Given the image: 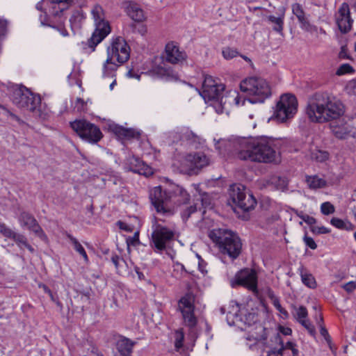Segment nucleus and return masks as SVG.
I'll use <instances>...</instances> for the list:
<instances>
[{"label":"nucleus","mask_w":356,"mask_h":356,"mask_svg":"<svg viewBox=\"0 0 356 356\" xmlns=\"http://www.w3.org/2000/svg\"><path fill=\"white\" fill-rule=\"evenodd\" d=\"M152 72L154 75L166 81H177L179 79L178 74L165 63L163 65L155 66Z\"/></svg>","instance_id":"obj_21"},{"label":"nucleus","mask_w":356,"mask_h":356,"mask_svg":"<svg viewBox=\"0 0 356 356\" xmlns=\"http://www.w3.org/2000/svg\"><path fill=\"white\" fill-rule=\"evenodd\" d=\"M199 264H198V268H199V270L203 273V274H205L207 273V270L205 269V266H204V261H203V259H202L200 257H199Z\"/></svg>","instance_id":"obj_64"},{"label":"nucleus","mask_w":356,"mask_h":356,"mask_svg":"<svg viewBox=\"0 0 356 356\" xmlns=\"http://www.w3.org/2000/svg\"><path fill=\"white\" fill-rule=\"evenodd\" d=\"M308 332V333L312 336L315 337L316 336V329L314 326L311 323L309 319H306L305 321H302L300 323Z\"/></svg>","instance_id":"obj_46"},{"label":"nucleus","mask_w":356,"mask_h":356,"mask_svg":"<svg viewBox=\"0 0 356 356\" xmlns=\"http://www.w3.org/2000/svg\"><path fill=\"white\" fill-rule=\"evenodd\" d=\"M280 332L283 334V335H285V336H288V335H291V333H292V330L291 328L289 327H283V326H281L280 327Z\"/></svg>","instance_id":"obj_62"},{"label":"nucleus","mask_w":356,"mask_h":356,"mask_svg":"<svg viewBox=\"0 0 356 356\" xmlns=\"http://www.w3.org/2000/svg\"><path fill=\"white\" fill-rule=\"evenodd\" d=\"M80 294L81 296V298L83 302H89L90 295L88 291L81 292Z\"/></svg>","instance_id":"obj_63"},{"label":"nucleus","mask_w":356,"mask_h":356,"mask_svg":"<svg viewBox=\"0 0 356 356\" xmlns=\"http://www.w3.org/2000/svg\"><path fill=\"white\" fill-rule=\"evenodd\" d=\"M242 92L250 96L248 100L252 104L263 103L271 96V90L268 82L261 78L249 77L240 83Z\"/></svg>","instance_id":"obj_6"},{"label":"nucleus","mask_w":356,"mask_h":356,"mask_svg":"<svg viewBox=\"0 0 356 356\" xmlns=\"http://www.w3.org/2000/svg\"><path fill=\"white\" fill-rule=\"evenodd\" d=\"M19 222L22 228H26L33 232L35 235L42 239L46 238V235L37 222L35 217L27 211H22L18 217Z\"/></svg>","instance_id":"obj_18"},{"label":"nucleus","mask_w":356,"mask_h":356,"mask_svg":"<svg viewBox=\"0 0 356 356\" xmlns=\"http://www.w3.org/2000/svg\"><path fill=\"white\" fill-rule=\"evenodd\" d=\"M124 169L126 171L133 172L145 177L151 176L154 173L149 165L135 156H129L126 159Z\"/></svg>","instance_id":"obj_17"},{"label":"nucleus","mask_w":356,"mask_h":356,"mask_svg":"<svg viewBox=\"0 0 356 356\" xmlns=\"http://www.w3.org/2000/svg\"><path fill=\"white\" fill-rule=\"evenodd\" d=\"M136 342L130 339L120 336L119 339L116 342V349L120 356H132L133 348Z\"/></svg>","instance_id":"obj_23"},{"label":"nucleus","mask_w":356,"mask_h":356,"mask_svg":"<svg viewBox=\"0 0 356 356\" xmlns=\"http://www.w3.org/2000/svg\"><path fill=\"white\" fill-rule=\"evenodd\" d=\"M236 145L237 157L240 160L268 163L275 159L273 142L267 137L240 138Z\"/></svg>","instance_id":"obj_2"},{"label":"nucleus","mask_w":356,"mask_h":356,"mask_svg":"<svg viewBox=\"0 0 356 356\" xmlns=\"http://www.w3.org/2000/svg\"><path fill=\"white\" fill-rule=\"evenodd\" d=\"M267 19L273 25V31L282 34L284 26V16L277 17L274 15H269L267 17Z\"/></svg>","instance_id":"obj_33"},{"label":"nucleus","mask_w":356,"mask_h":356,"mask_svg":"<svg viewBox=\"0 0 356 356\" xmlns=\"http://www.w3.org/2000/svg\"><path fill=\"white\" fill-rule=\"evenodd\" d=\"M343 104L327 92H316L309 100L306 113L313 122L323 123L336 120L344 113Z\"/></svg>","instance_id":"obj_1"},{"label":"nucleus","mask_w":356,"mask_h":356,"mask_svg":"<svg viewBox=\"0 0 356 356\" xmlns=\"http://www.w3.org/2000/svg\"><path fill=\"white\" fill-rule=\"evenodd\" d=\"M323 318L322 316L320 317L318 323L320 325V333L324 337L326 342L330 345L331 343V337L327 330V329L321 324L323 323Z\"/></svg>","instance_id":"obj_43"},{"label":"nucleus","mask_w":356,"mask_h":356,"mask_svg":"<svg viewBox=\"0 0 356 356\" xmlns=\"http://www.w3.org/2000/svg\"><path fill=\"white\" fill-rule=\"evenodd\" d=\"M112 263L115 265L117 270H119L123 265H126V261L123 258L120 257L116 254H113L111 258Z\"/></svg>","instance_id":"obj_45"},{"label":"nucleus","mask_w":356,"mask_h":356,"mask_svg":"<svg viewBox=\"0 0 356 356\" xmlns=\"http://www.w3.org/2000/svg\"><path fill=\"white\" fill-rule=\"evenodd\" d=\"M273 305L276 307V309L283 315L285 316V317H287L289 316V314L286 310H285L282 305L280 303V301L278 299L275 298L273 301Z\"/></svg>","instance_id":"obj_58"},{"label":"nucleus","mask_w":356,"mask_h":356,"mask_svg":"<svg viewBox=\"0 0 356 356\" xmlns=\"http://www.w3.org/2000/svg\"><path fill=\"white\" fill-rule=\"evenodd\" d=\"M86 16L83 11H74L71 17L70 18V25L72 29L74 28L79 29L81 27L82 22L85 19Z\"/></svg>","instance_id":"obj_32"},{"label":"nucleus","mask_w":356,"mask_h":356,"mask_svg":"<svg viewBox=\"0 0 356 356\" xmlns=\"http://www.w3.org/2000/svg\"><path fill=\"white\" fill-rule=\"evenodd\" d=\"M225 90V86L222 83L211 86L208 88L202 90L200 95L205 102H210L223 97L222 92Z\"/></svg>","instance_id":"obj_24"},{"label":"nucleus","mask_w":356,"mask_h":356,"mask_svg":"<svg viewBox=\"0 0 356 356\" xmlns=\"http://www.w3.org/2000/svg\"><path fill=\"white\" fill-rule=\"evenodd\" d=\"M303 221L305 222L307 225H310L311 227H314L313 225L316 222V218L309 215H305V216L303 218Z\"/></svg>","instance_id":"obj_61"},{"label":"nucleus","mask_w":356,"mask_h":356,"mask_svg":"<svg viewBox=\"0 0 356 356\" xmlns=\"http://www.w3.org/2000/svg\"><path fill=\"white\" fill-rule=\"evenodd\" d=\"M152 229L151 247L154 249L155 252L165 250L170 243L173 241L175 236V231L171 228L158 223L156 220L152 224Z\"/></svg>","instance_id":"obj_10"},{"label":"nucleus","mask_w":356,"mask_h":356,"mask_svg":"<svg viewBox=\"0 0 356 356\" xmlns=\"http://www.w3.org/2000/svg\"><path fill=\"white\" fill-rule=\"evenodd\" d=\"M71 128L83 140L96 143L102 138L98 127L85 120H76L70 122Z\"/></svg>","instance_id":"obj_12"},{"label":"nucleus","mask_w":356,"mask_h":356,"mask_svg":"<svg viewBox=\"0 0 356 356\" xmlns=\"http://www.w3.org/2000/svg\"><path fill=\"white\" fill-rule=\"evenodd\" d=\"M175 337V348L177 351H179V350L184 346V333L182 329H179L175 332L174 334Z\"/></svg>","instance_id":"obj_36"},{"label":"nucleus","mask_w":356,"mask_h":356,"mask_svg":"<svg viewBox=\"0 0 356 356\" xmlns=\"http://www.w3.org/2000/svg\"><path fill=\"white\" fill-rule=\"evenodd\" d=\"M303 241L305 245L312 250H316L317 248V245L314 239L312 237L308 236L307 234L303 237Z\"/></svg>","instance_id":"obj_53"},{"label":"nucleus","mask_w":356,"mask_h":356,"mask_svg":"<svg viewBox=\"0 0 356 356\" xmlns=\"http://www.w3.org/2000/svg\"><path fill=\"white\" fill-rule=\"evenodd\" d=\"M354 72L355 70L350 65L345 63L339 66V67L337 70L336 74L340 76L346 74L353 73Z\"/></svg>","instance_id":"obj_41"},{"label":"nucleus","mask_w":356,"mask_h":356,"mask_svg":"<svg viewBox=\"0 0 356 356\" xmlns=\"http://www.w3.org/2000/svg\"><path fill=\"white\" fill-rule=\"evenodd\" d=\"M298 271L300 272L301 280L305 286L310 289H315L316 287V282L314 277L311 273H307L303 266L298 268Z\"/></svg>","instance_id":"obj_28"},{"label":"nucleus","mask_w":356,"mask_h":356,"mask_svg":"<svg viewBox=\"0 0 356 356\" xmlns=\"http://www.w3.org/2000/svg\"><path fill=\"white\" fill-rule=\"evenodd\" d=\"M67 4H56L53 3L50 9V17L52 19L56 21L65 22L66 17H64V11L68 8Z\"/></svg>","instance_id":"obj_26"},{"label":"nucleus","mask_w":356,"mask_h":356,"mask_svg":"<svg viewBox=\"0 0 356 356\" xmlns=\"http://www.w3.org/2000/svg\"><path fill=\"white\" fill-rule=\"evenodd\" d=\"M10 98L17 107L29 111L35 116H42L40 96L32 92L26 87L16 86L13 89Z\"/></svg>","instance_id":"obj_5"},{"label":"nucleus","mask_w":356,"mask_h":356,"mask_svg":"<svg viewBox=\"0 0 356 356\" xmlns=\"http://www.w3.org/2000/svg\"><path fill=\"white\" fill-rule=\"evenodd\" d=\"M91 14L95 22V29L88 40V45L94 51L95 47L110 33L111 26L109 22L105 20L104 10L100 5H95L92 8Z\"/></svg>","instance_id":"obj_9"},{"label":"nucleus","mask_w":356,"mask_h":356,"mask_svg":"<svg viewBox=\"0 0 356 356\" xmlns=\"http://www.w3.org/2000/svg\"><path fill=\"white\" fill-rule=\"evenodd\" d=\"M330 224L337 229L351 231L355 229V225L348 220H343L339 218L334 217L330 220Z\"/></svg>","instance_id":"obj_30"},{"label":"nucleus","mask_w":356,"mask_h":356,"mask_svg":"<svg viewBox=\"0 0 356 356\" xmlns=\"http://www.w3.org/2000/svg\"><path fill=\"white\" fill-rule=\"evenodd\" d=\"M321 211L324 215H330L335 211L334 207L329 202H323L321 206Z\"/></svg>","instance_id":"obj_42"},{"label":"nucleus","mask_w":356,"mask_h":356,"mask_svg":"<svg viewBox=\"0 0 356 356\" xmlns=\"http://www.w3.org/2000/svg\"><path fill=\"white\" fill-rule=\"evenodd\" d=\"M311 232L314 234H329L331 230L329 228H327L324 226L321 227H311Z\"/></svg>","instance_id":"obj_50"},{"label":"nucleus","mask_w":356,"mask_h":356,"mask_svg":"<svg viewBox=\"0 0 356 356\" xmlns=\"http://www.w3.org/2000/svg\"><path fill=\"white\" fill-rule=\"evenodd\" d=\"M329 158V153L327 151L314 149L311 152V159L317 162H324Z\"/></svg>","instance_id":"obj_35"},{"label":"nucleus","mask_w":356,"mask_h":356,"mask_svg":"<svg viewBox=\"0 0 356 356\" xmlns=\"http://www.w3.org/2000/svg\"><path fill=\"white\" fill-rule=\"evenodd\" d=\"M40 21L42 25L47 26H50L51 24H55L56 22V21L52 19L50 15L48 16L46 13L40 15Z\"/></svg>","instance_id":"obj_49"},{"label":"nucleus","mask_w":356,"mask_h":356,"mask_svg":"<svg viewBox=\"0 0 356 356\" xmlns=\"http://www.w3.org/2000/svg\"><path fill=\"white\" fill-rule=\"evenodd\" d=\"M67 237L69 238L70 242L72 243L74 250L79 252L84 259L86 261H88V257L86 252L82 245L78 241V240L72 235L67 234Z\"/></svg>","instance_id":"obj_34"},{"label":"nucleus","mask_w":356,"mask_h":356,"mask_svg":"<svg viewBox=\"0 0 356 356\" xmlns=\"http://www.w3.org/2000/svg\"><path fill=\"white\" fill-rule=\"evenodd\" d=\"M195 295L193 292H187L178 301L179 310L181 312L184 324L190 328H193L197 323L195 316Z\"/></svg>","instance_id":"obj_13"},{"label":"nucleus","mask_w":356,"mask_h":356,"mask_svg":"<svg viewBox=\"0 0 356 356\" xmlns=\"http://www.w3.org/2000/svg\"><path fill=\"white\" fill-rule=\"evenodd\" d=\"M339 58L340 59H351V57L348 52V48L346 45H343L341 47V50L339 53Z\"/></svg>","instance_id":"obj_56"},{"label":"nucleus","mask_w":356,"mask_h":356,"mask_svg":"<svg viewBox=\"0 0 356 356\" xmlns=\"http://www.w3.org/2000/svg\"><path fill=\"white\" fill-rule=\"evenodd\" d=\"M65 22L56 21L55 24H51L50 27L56 29L63 36L66 37L69 33L64 26Z\"/></svg>","instance_id":"obj_40"},{"label":"nucleus","mask_w":356,"mask_h":356,"mask_svg":"<svg viewBox=\"0 0 356 356\" xmlns=\"http://www.w3.org/2000/svg\"><path fill=\"white\" fill-rule=\"evenodd\" d=\"M127 243L128 246L129 245H134L136 246V245L139 244V234L138 232H136L134 235L132 237H129L127 240Z\"/></svg>","instance_id":"obj_55"},{"label":"nucleus","mask_w":356,"mask_h":356,"mask_svg":"<svg viewBox=\"0 0 356 356\" xmlns=\"http://www.w3.org/2000/svg\"><path fill=\"white\" fill-rule=\"evenodd\" d=\"M113 132L119 137L127 139L138 138L140 136L139 131L134 129H126L121 126H115L113 129Z\"/></svg>","instance_id":"obj_27"},{"label":"nucleus","mask_w":356,"mask_h":356,"mask_svg":"<svg viewBox=\"0 0 356 356\" xmlns=\"http://www.w3.org/2000/svg\"><path fill=\"white\" fill-rule=\"evenodd\" d=\"M346 89L348 93L356 95V78L348 82Z\"/></svg>","instance_id":"obj_54"},{"label":"nucleus","mask_w":356,"mask_h":356,"mask_svg":"<svg viewBox=\"0 0 356 356\" xmlns=\"http://www.w3.org/2000/svg\"><path fill=\"white\" fill-rule=\"evenodd\" d=\"M130 48L126 41L121 37L115 38L111 46L107 49L108 58L104 65V76H109L108 71L111 72L116 70V65L112 63V59L116 57L118 62L122 64L127 62L130 56Z\"/></svg>","instance_id":"obj_7"},{"label":"nucleus","mask_w":356,"mask_h":356,"mask_svg":"<svg viewBox=\"0 0 356 356\" xmlns=\"http://www.w3.org/2000/svg\"><path fill=\"white\" fill-rule=\"evenodd\" d=\"M336 22L341 32L346 33L352 28L353 19L350 17L349 6L343 3L336 14Z\"/></svg>","instance_id":"obj_19"},{"label":"nucleus","mask_w":356,"mask_h":356,"mask_svg":"<svg viewBox=\"0 0 356 356\" xmlns=\"http://www.w3.org/2000/svg\"><path fill=\"white\" fill-rule=\"evenodd\" d=\"M289 349L292 352L293 356H298L299 350L296 348V344L291 341H288L285 345L284 344V350Z\"/></svg>","instance_id":"obj_52"},{"label":"nucleus","mask_w":356,"mask_h":356,"mask_svg":"<svg viewBox=\"0 0 356 356\" xmlns=\"http://www.w3.org/2000/svg\"><path fill=\"white\" fill-rule=\"evenodd\" d=\"M228 193V202L235 211L236 209L243 211H249L257 204V200L253 195L248 192L245 187L241 184L231 185Z\"/></svg>","instance_id":"obj_8"},{"label":"nucleus","mask_w":356,"mask_h":356,"mask_svg":"<svg viewBox=\"0 0 356 356\" xmlns=\"http://www.w3.org/2000/svg\"><path fill=\"white\" fill-rule=\"evenodd\" d=\"M273 337L275 343H277L280 347L272 348L268 352L267 356H283L284 342L280 334L279 333H275Z\"/></svg>","instance_id":"obj_31"},{"label":"nucleus","mask_w":356,"mask_h":356,"mask_svg":"<svg viewBox=\"0 0 356 356\" xmlns=\"http://www.w3.org/2000/svg\"><path fill=\"white\" fill-rule=\"evenodd\" d=\"M209 164V159L202 152L187 154L181 163V171L189 175H197Z\"/></svg>","instance_id":"obj_15"},{"label":"nucleus","mask_w":356,"mask_h":356,"mask_svg":"<svg viewBox=\"0 0 356 356\" xmlns=\"http://www.w3.org/2000/svg\"><path fill=\"white\" fill-rule=\"evenodd\" d=\"M217 84H218V83L216 82V81L215 79H213V78L211 76L207 75L204 77V81H203V83H202V90L205 89V88H208L211 87L213 86H215Z\"/></svg>","instance_id":"obj_48"},{"label":"nucleus","mask_w":356,"mask_h":356,"mask_svg":"<svg viewBox=\"0 0 356 356\" xmlns=\"http://www.w3.org/2000/svg\"><path fill=\"white\" fill-rule=\"evenodd\" d=\"M225 99L224 97H221L219 99L212 100L213 102L211 106L215 109L216 112L218 114L222 113L224 111V104H225V101H223Z\"/></svg>","instance_id":"obj_39"},{"label":"nucleus","mask_w":356,"mask_h":356,"mask_svg":"<svg viewBox=\"0 0 356 356\" xmlns=\"http://www.w3.org/2000/svg\"><path fill=\"white\" fill-rule=\"evenodd\" d=\"M200 200L202 202V205L204 208H207L208 206L210 205L211 202H210L209 196L207 193H204L203 194H200Z\"/></svg>","instance_id":"obj_57"},{"label":"nucleus","mask_w":356,"mask_h":356,"mask_svg":"<svg viewBox=\"0 0 356 356\" xmlns=\"http://www.w3.org/2000/svg\"><path fill=\"white\" fill-rule=\"evenodd\" d=\"M129 31H131L133 33H138L141 35H143L147 32V27L143 24L132 22L129 25Z\"/></svg>","instance_id":"obj_38"},{"label":"nucleus","mask_w":356,"mask_h":356,"mask_svg":"<svg viewBox=\"0 0 356 356\" xmlns=\"http://www.w3.org/2000/svg\"><path fill=\"white\" fill-rule=\"evenodd\" d=\"M297 108L298 101L296 96L289 93L284 94L276 104L273 116L278 122H284L293 117Z\"/></svg>","instance_id":"obj_11"},{"label":"nucleus","mask_w":356,"mask_h":356,"mask_svg":"<svg viewBox=\"0 0 356 356\" xmlns=\"http://www.w3.org/2000/svg\"><path fill=\"white\" fill-rule=\"evenodd\" d=\"M294 310L293 316L298 323L307 319L308 314L305 307L300 306L299 307H295Z\"/></svg>","instance_id":"obj_37"},{"label":"nucleus","mask_w":356,"mask_h":356,"mask_svg":"<svg viewBox=\"0 0 356 356\" xmlns=\"http://www.w3.org/2000/svg\"><path fill=\"white\" fill-rule=\"evenodd\" d=\"M227 323L229 325H236L241 327L250 326L255 323L257 321V315L254 313L243 312L240 310L238 304L233 305L226 316Z\"/></svg>","instance_id":"obj_14"},{"label":"nucleus","mask_w":356,"mask_h":356,"mask_svg":"<svg viewBox=\"0 0 356 356\" xmlns=\"http://www.w3.org/2000/svg\"><path fill=\"white\" fill-rule=\"evenodd\" d=\"M127 13L135 22L140 23L145 19L143 9L134 2H129L127 7Z\"/></svg>","instance_id":"obj_25"},{"label":"nucleus","mask_w":356,"mask_h":356,"mask_svg":"<svg viewBox=\"0 0 356 356\" xmlns=\"http://www.w3.org/2000/svg\"><path fill=\"white\" fill-rule=\"evenodd\" d=\"M0 234L4 237L13 239L20 248L27 243V238L23 234L16 233L5 223L0 222Z\"/></svg>","instance_id":"obj_22"},{"label":"nucleus","mask_w":356,"mask_h":356,"mask_svg":"<svg viewBox=\"0 0 356 356\" xmlns=\"http://www.w3.org/2000/svg\"><path fill=\"white\" fill-rule=\"evenodd\" d=\"M197 211V207L195 204L190 206L181 211V218L184 220H187L193 213Z\"/></svg>","instance_id":"obj_47"},{"label":"nucleus","mask_w":356,"mask_h":356,"mask_svg":"<svg viewBox=\"0 0 356 356\" xmlns=\"http://www.w3.org/2000/svg\"><path fill=\"white\" fill-rule=\"evenodd\" d=\"M222 53L223 57L227 60L232 59L237 56L238 54V52L236 51V49L230 47L224 48Z\"/></svg>","instance_id":"obj_44"},{"label":"nucleus","mask_w":356,"mask_h":356,"mask_svg":"<svg viewBox=\"0 0 356 356\" xmlns=\"http://www.w3.org/2000/svg\"><path fill=\"white\" fill-rule=\"evenodd\" d=\"M7 24L6 20L0 19V37L5 35L6 33Z\"/></svg>","instance_id":"obj_59"},{"label":"nucleus","mask_w":356,"mask_h":356,"mask_svg":"<svg viewBox=\"0 0 356 356\" xmlns=\"http://www.w3.org/2000/svg\"><path fill=\"white\" fill-rule=\"evenodd\" d=\"M149 199L159 213L172 214V204H185L190 200V195L181 186L171 184L165 191L161 186L154 187L149 193Z\"/></svg>","instance_id":"obj_3"},{"label":"nucleus","mask_w":356,"mask_h":356,"mask_svg":"<svg viewBox=\"0 0 356 356\" xmlns=\"http://www.w3.org/2000/svg\"><path fill=\"white\" fill-rule=\"evenodd\" d=\"M165 61L172 64H178L186 58V54L181 51L173 42L168 43L165 49Z\"/></svg>","instance_id":"obj_20"},{"label":"nucleus","mask_w":356,"mask_h":356,"mask_svg":"<svg viewBox=\"0 0 356 356\" xmlns=\"http://www.w3.org/2000/svg\"><path fill=\"white\" fill-rule=\"evenodd\" d=\"M209 236L222 254H227L232 259L241 254L242 243L236 233L226 229H213Z\"/></svg>","instance_id":"obj_4"},{"label":"nucleus","mask_w":356,"mask_h":356,"mask_svg":"<svg viewBox=\"0 0 356 356\" xmlns=\"http://www.w3.org/2000/svg\"><path fill=\"white\" fill-rule=\"evenodd\" d=\"M232 285L233 287L235 285L242 286L253 293H257V275L256 271L250 268H244L240 270L236 273Z\"/></svg>","instance_id":"obj_16"},{"label":"nucleus","mask_w":356,"mask_h":356,"mask_svg":"<svg viewBox=\"0 0 356 356\" xmlns=\"http://www.w3.org/2000/svg\"><path fill=\"white\" fill-rule=\"evenodd\" d=\"M306 182L308 184L309 188L311 189L324 188L327 185V181L325 179L318 177L317 175L307 176Z\"/></svg>","instance_id":"obj_29"},{"label":"nucleus","mask_w":356,"mask_h":356,"mask_svg":"<svg viewBox=\"0 0 356 356\" xmlns=\"http://www.w3.org/2000/svg\"><path fill=\"white\" fill-rule=\"evenodd\" d=\"M292 11L298 19H300L302 17L305 16V13L299 3H294L292 6Z\"/></svg>","instance_id":"obj_51"},{"label":"nucleus","mask_w":356,"mask_h":356,"mask_svg":"<svg viewBox=\"0 0 356 356\" xmlns=\"http://www.w3.org/2000/svg\"><path fill=\"white\" fill-rule=\"evenodd\" d=\"M343 288L348 293H351L356 289V284L354 282H349L345 284Z\"/></svg>","instance_id":"obj_60"}]
</instances>
